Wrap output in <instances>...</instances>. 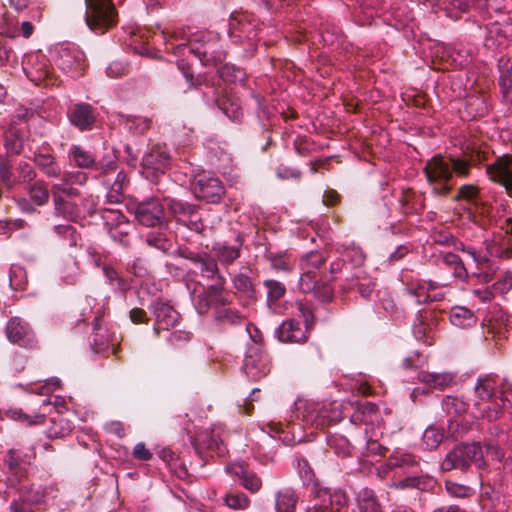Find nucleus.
Listing matches in <instances>:
<instances>
[{
    "instance_id": "obj_17",
    "label": "nucleus",
    "mask_w": 512,
    "mask_h": 512,
    "mask_svg": "<svg viewBox=\"0 0 512 512\" xmlns=\"http://www.w3.org/2000/svg\"><path fill=\"white\" fill-rule=\"evenodd\" d=\"M103 219L105 220L106 225L109 226V233L111 237L123 242L124 237L129 234L130 228L132 227L126 217L117 210H107L103 215Z\"/></svg>"
},
{
    "instance_id": "obj_57",
    "label": "nucleus",
    "mask_w": 512,
    "mask_h": 512,
    "mask_svg": "<svg viewBox=\"0 0 512 512\" xmlns=\"http://www.w3.org/2000/svg\"><path fill=\"white\" fill-rule=\"evenodd\" d=\"M413 333L418 341H423L429 345L432 344V338L427 334V326L422 321L414 325Z\"/></svg>"
},
{
    "instance_id": "obj_18",
    "label": "nucleus",
    "mask_w": 512,
    "mask_h": 512,
    "mask_svg": "<svg viewBox=\"0 0 512 512\" xmlns=\"http://www.w3.org/2000/svg\"><path fill=\"white\" fill-rule=\"evenodd\" d=\"M24 71L27 77L38 84L49 75V68L43 55L36 53L27 56L24 62Z\"/></svg>"
},
{
    "instance_id": "obj_13",
    "label": "nucleus",
    "mask_w": 512,
    "mask_h": 512,
    "mask_svg": "<svg viewBox=\"0 0 512 512\" xmlns=\"http://www.w3.org/2000/svg\"><path fill=\"white\" fill-rule=\"evenodd\" d=\"M486 173L512 196V155L497 158L494 163L486 166Z\"/></svg>"
},
{
    "instance_id": "obj_34",
    "label": "nucleus",
    "mask_w": 512,
    "mask_h": 512,
    "mask_svg": "<svg viewBox=\"0 0 512 512\" xmlns=\"http://www.w3.org/2000/svg\"><path fill=\"white\" fill-rule=\"evenodd\" d=\"M5 147L8 153L18 154L23 148V139L18 130L10 129L5 134Z\"/></svg>"
},
{
    "instance_id": "obj_32",
    "label": "nucleus",
    "mask_w": 512,
    "mask_h": 512,
    "mask_svg": "<svg viewBox=\"0 0 512 512\" xmlns=\"http://www.w3.org/2000/svg\"><path fill=\"white\" fill-rule=\"evenodd\" d=\"M5 416L9 419L20 421L28 425L39 424L43 422L44 414L36 413L34 415H28L19 408H10L5 412Z\"/></svg>"
},
{
    "instance_id": "obj_64",
    "label": "nucleus",
    "mask_w": 512,
    "mask_h": 512,
    "mask_svg": "<svg viewBox=\"0 0 512 512\" xmlns=\"http://www.w3.org/2000/svg\"><path fill=\"white\" fill-rule=\"evenodd\" d=\"M190 339V334L183 331H175L169 334L168 341L172 345H176L181 341H188Z\"/></svg>"
},
{
    "instance_id": "obj_19",
    "label": "nucleus",
    "mask_w": 512,
    "mask_h": 512,
    "mask_svg": "<svg viewBox=\"0 0 512 512\" xmlns=\"http://www.w3.org/2000/svg\"><path fill=\"white\" fill-rule=\"evenodd\" d=\"M226 471L239 477L243 487L252 493L258 492L262 487L261 479L255 473L249 472L243 463L229 464Z\"/></svg>"
},
{
    "instance_id": "obj_44",
    "label": "nucleus",
    "mask_w": 512,
    "mask_h": 512,
    "mask_svg": "<svg viewBox=\"0 0 512 512\" xmlns=\"http://www.w3.org/2000/svg\"><path fill=\"white\" fill-rule=\"evenodd\" d=\"M264 286L267 288V298L271 302H276L285 293V286L275 280H266Z\"/></svg>"
},
{
    "instance_id": "obj_38",
    "label": "nucleus",
    "mask_w": 512,
    "mask_h": 512,
    "mask_svg": "<svg viewBox=\"0 0 512 512\" xmlns=\"http://www.w3.org/2000/svg\"><path fill=\"white\" fill-rule=\"evenodd\" d=\"M443 433L435 426H429L423 433V443L428 449H435L443 440Z\"/></svg>"
},
{
    "instance_id": "obj_54",
    "label": "nucleus",
    "mask_w": 512,
    "mask_h": 512,
    "mask_svg": "<svg viewBox=\"0 0 512 512\" xmlns=\"http://www.w3.org/2000/svg\"><path fill=\"white\" fill-rule=\"evenodd\" d=\"M128 70L126 64L120 61H115L109 64L107 67V75L112 78L120 77L124 75Z\"/></svg>"
},
{
    "instance_id": "obj_5",
    "label": "nucleus",
    "mask_w": 512,
    "mask_h": 512,
    "mask_svg": "<svg viewBox=\"0 0 512 512\" xmlns=\"http://www.w3.org/2000/svg\"><path fill=\"white\" fill-rule=\"evenodd\" d=\"M85 20L88 27L98 34L116 24L117 14L110 0H85Z\"/></svg>"
},
{
    "instance_id": "obj_22",
    "label": "nucleus",
    "mask_w": 512,
    "mask_h": 512,
    "mask_svg": "<svg viewBox=\"0 0 512 512\" xmlns=\"http://www.w3.org/2000/svg\"><path fill=\"white\" fill-rule=\"evenodd\" d=\"M69 119L71 124L80 130L91 129L95 121L92 109L88 104L75 105L69 113Z\"/></svg>"
},
{
    "instance_id": "obj_46",
    "label": "nucleus",
    "mask_w": 512,
    "mask_h": 512,
    "mask_svg": "<svg viewBox=\"0 0 512 512\" xmlns=\"http://www.w3.org/2000/svg\"><path fill=\"white\" fill-rule=\"evenodd\" d=\"M54 231L69 240L70 246H76L80 240V236L77 234L76 229L71 225H56Z\"/></svg>"
},
{
    "instance_id": "obj_59",
    "label": "nucleus",
    "mask_w": 512,
    "mask_h": 512,
    "mask_svg": "<svg viewBox=\"0 0 512 512\" xmlns=\"http://www.w3.org/2000/svg\"><path fill=\"white\" fill-rule=\"evenodd\" d=\"M477 193H478V189L476 186L474 185H463L460 189H459V193H458V198L460 199H464V200H472L474 199L476 196H477Z\"/></svg>"
},
{
    "instance_id": "obj_9",
    "label": "nucleus",
    "mask_w": 512,
    "mask_h": 512,
    "mask_svg": "<svg viewBox=\"0 0 512 512\" xmlns=\"http://www.w3.org/2000/svg\"><path fill=\"white\" fill-rule=\"evenodd\" d=\"M170 166V157L160 147L152 148L146 153L141 163L142 175L151 182H155Z\"/></svg>"
},
{
    "instance_id": "obj_16",
    "label": "nucleus",
    "mask_w": 512,
    "mask_h": 512,
    "mask_svg": "<svg viewBox=\"0 0 512 512\" xmlns=\"http://www.w3.org/2000/svg\"><path fill=\"white\" fill-rule=\"evenodd\" d=\"M163 217L164 208L162 204L155 199L139 204L136 210L137 220L145 226L160 224Z\"/></svg>"
},
{
    "instance_id": "obj_48",
    "label": "nucleus",
    "mask_w": 512,
    "mask_h": 512,
    "mask_svg": "<svg viewBox=\"0 0 512 512\" xmlns=\"http://www.w3.org/2000/svg\"><path fill=\"white\" fill-rule=\"evenodd\" d=\"M318 279L319 277L317 275L301 272L299 279V288L304 293L314 292L318 287Z\"/></svg>"
},
{
    "instance_id": "obj_60",
    "label": "nucleus",
    "mask_w": 512,
    "mask_h": 512,
    "mask_svg": "<svg viewBox=\"0 0 512 512\" xmlns=\"http://www.w3.org/2000/svg\"><path fill=\"white\" fill-rule=\"evenodd\" d=\"M464 406L465 404L456 398L447 397L444 401V407L448 412H451V410L454 409L456 414L461 413L465 410Z\"/></svg>"
},
{
    "instance_id": "obj_20",
    "label": "nucleus",
    "mask_w": 512,
    "mask_h": 512,
    "mask_svg": "<svg viewBox=\"0 0 512 512\" xmlns=\"http://www.w3.org/2000/svg\"><path fill=\"white\" fill-rule=\"evenodd\" d=\"M156 326L155 330H169L175 327L179 320V314L169 304L158 302L155 305Z\"/></svg>"
},
{
    "instance_id": "obj_50",
    "label": "nucleus",
    "mask_w": 512,
    "mask_h": 512,
    "mask_svg": "<svg viewBox=\"0 0 512 512\" xmlns=\"http://www.w3.org/2000/svg\"><path fill=\"white\" fill-rule=\"evenodd\" d=\"M51 192L53 195V199H56V194L57 196H62L63 194L67 197H72L77 194V190L70 187L68 185L67 180H63V182L59 184H54L51 188Z\"/></svg>"
},
{
    "instance_id": "obj_12",
    "label": "nucleus",
    "mask_w": 512,
    "mask_h": 512,
    "mask_svg": "<svg viewBox=\"0 0 512 512\" xmlns=\"http://www.w3.org/2000/svg\"><path fill=\"white\" fill-rule=\"evenodd\" d=\"M347 504L346 495L341 490H319L315 502L306 512H340Z\"/></svg>"
},
{
    "instance_id": "obj_15",
    "label": "nucleus",
    "mask_w": 512,
    "mask_h": 512,
    "mask_svg": "<svg viewBox=\"0 0 512 512\" xmlns=\"http://www.w3.org/2000/svg\"><path fill=\"white\" fill-rule=\"evenodd\" d=\"M343 417L340 405L334 402L329 405H323L317 411L309 412L307 414V421H310L316 427H325L326 425L340 422Z\"/></svg>"
},
{
    "instance_id": "obj_37",
    "label": "nucleus",
    "mask_w": 512,
    "mask_h": 512,
    "mask_svg": "<svg viewBox=\"0 0 512 512\" xmlns=\"http://www.w3.org/2000/svg\"><path fill=\"white\" fill-rule=\"evenodd\" d=\"M24 500L23 503L19 502H12L11 504V511L12 512H31V510L26 506V504H38L42 500L41 494L36 491H28L26 494H24Z\"/></svg>"
},
{
    "instance_id": "obj_25",
    "label": "nucleus",
    "mask_w": 512,
    "mask_h": 512,
    "mask_svg": "<svg viewBox=\"0 0 512 512\" xmlns=\"http://www.w3.org/2000/svg\"><path fill=\"white\" fill-rule=\"evenodd\" d=\"M360 512H383L374 491L364 488L357 497Z\"/></svg>"
},
{
    "instance_id": "obj_45",
    "label": "nucleus",
    "mask_w": 512,
    "mask_h": 512,
    "mask_svg": "<svg viewBox=\"0 0 512 512\" xmlns=\"http://www.w3.org/2000/svg\"><path fill=\"white\" fill-rule=\"evenodd\" d=\"M444 262L447 265L454 267L453 275L457 278H464L467 275V270L462 262V260L453 253H448L443 258Z\"/></svg>"
},
{
    "instance_id": "obj_39",
    "label": "nucleus",
    "mask_w": 512,
    "mask_h": 512,
    "mask_svg": "<svg viewBox=\"0 0 512 512\" xmlns=\"http://www.w3.org/2000/svg\"><path fill=\"white\" fill-rule=\"evenodd\" d=\"M72 430V424L70 421L63 417L52 419V426L49 428L50 437H64L68 435Z\"/></svg>"
},
{
    "instance_id": "obj_33",
    "label": "nucleus",
    "mask_w": 512,
    "mask_h": 512,
    "mask_svg": "<svg viewBox=\"0 0 512 512\" xmlns=\"http://www.w3.org/2000/svg\"><path fill=\"white\" fill-rule=\"evenodd\" d=\"M217 259L222 263L229 265L234 262L240 255L239 249L232 246L217 244L213 247Z\"/></svg>"
},
{
    "instance_id": "obj_47",
    "label": "nucleus",
    "mask_w": 512,
    "mask_h": 512,
    "mask_svg": "<svg viewBox=\"0 0 512 512\" xmlns=\"http://www.w3.org/2000/svg\"><path fill=\"white\" fill-rule=\"evenodd\" d=\"M78 264L75 260H69L62 270V280L66 284H75L78 279Z\"/></svg>"
},
{
    "instance_id": "obj_28",
    "label": "nucleus",
    "mask_w": 512,
    "mask_h": 512,
    "mask_svg": "<svg viewBox=\"0 0 512 512\" xmlns=\"http://www.w3.org/2000/svg\"><path fill=\"white\" fill-rule=\"evenodd\" d=\"M324 263V257L317 251L308 253L301 259V272L319 275V269Z\"/></svg>"
},
{
    "instance_id": "obj_63",
    "label": "nucleus",
    "mask_w": 512,
    "mask_h": 512,
    "mask_svg": "<svg viewBox=\"0 0 512 512\" xmlns=\"http://www.w3.org/2000/svg\"><path fill=\"white\" fill-rule=\"evenodd\" d=\"M133 455L140 460H149L152 457L151 452L145 447L143 443H138L134 447Z\"/></svg>"
},
{
    "instance_id": "obj_30",
    "label": "nucleus",
    "mask_w": 512,
    "mask_h": 512,
    "mask_svg": "<svg viewBox=\"0 0 512 512\" xmlns=\"http://www.w3.org/2000/svg\"><path fill=\"white\" fill-rule=\"evenodd\" d=\"M296 495L293 490H284L276 496V512H295Z\"/></svg>"
},
{
    "instance_id": "obj_26",
    "label": "nucleus",
    "mask_w": 512,
    "mask_h": 512,
    "mask_svg": "<svg viewBox=\"0 0 512 512\" xmlns=\"http://www.w3.org/2000/svg\"><path fill=\"white\" fill-rule=\"evenodd\" d=\"M70 159L80 168L91 169L96 166L94 156L81 146L73 145L69 150Z\"/></svg>"
},
{
    "instance_id": "obj_52",
    "label": "nucleus",
    "mask_w": 512,
    "mask_h": 512,
    "mask_svg": "<svg viewBox=\"0 0 512 512\" xmlns=\"http://www.w3.org/2000/svg\"><path fill=\"white\" fill-rule=\"evenodd\" d=\"M512 287V274L504 273L501 278L497 280V282L493 285L495 291L499 293H506Z\"/></svg>"
},
{
    "instance_id": "obj_41",
    "label": "nucleus",
    "mask_w": 512,
    "mask_h": 512,
    "mask_svg": "<svg viewBox=\"0 0 512 512\" xmlns=\"http://www.w3.org/2000/svg\"><path fill=\"white\" fill-rule=\"evenodd\" d=\"M30 199L37 205H44L49 199V190L42 182L34 183L29 189Z\"/></svg>"
},
{
    "instance_id": "obj_51",
    "label": "nucleus",
    "mask_w": 512,
    "mask_h": 512,
    "mask_svg": "<svg viewBox=\"0 0 512 512\" xmlns=\"http://www.w3.org/2000/svg\"><path fill=\"white\" fill-rule=\"evenodd\" d=\"M464 253L471 258V260L476 264L477 268L487 267L489 259L486 254L479 253L473 248L465 249Z\"/></svg>"
},
{
    "instance_id": "obj_14",
    "label": "nucleus",
    "mask_w": 512,
    "mask_h": 512,
    "mask_svg": "<svg viewBox=\"0 0 512 512\" xmlns=\"http://www.w3.org/2000/svg\"><path fill=\"white\" fill-rule=\"evenodd\" d=\"M6 335L9 341L20 346H30L34 335L26 322L18 317L11 318L6 326Z\"/></svg>"
},
{
    "instance_id": "obj_8",
    "label": "nucleus",
    "mask_w": 512,
    "mask_h": 512,
    "mask_svg": "<svg viewBox=\"0 0 512 512\" xmlns=\"http://www.w3.org/2000/svg\"><path fill=\"white\" fill-rule=\"evenodd\" d=\"M243 370L247 377L253 381L266 377L271 371L269 356L263 351L256 340L247 349Z\"/></svg>"
},
{
    "instance_id": "obj_21",
    "label": "nucleus",
    "mask_w": 512,
    "mask_h": 512,
    "mask_svg": "<svg viewBox=\"0 0 512 512\" xmlns=\"http://www.w3.org/2000/svg\"><path fill=\"white\" fill-rule=\"evenodd\" d=\"M278 339L288 343H303L306 341V331L294 320L284 321L277 330Z\"/></svg>"
},
{
    "instance_id": "obj_53",
    "label": "nucleus",
    "mask_w": 512,
    "mask_h": 512,
    "mask_svg": "<svg viewBox=\"0 0 512 512\" xmlns=\"http://www.w3.org/2000/svg\"><path fill=\"white\" fill-rule=\"evenodd\" d=\"M447 491L456 497H467L471 493V488L465 485L447 482L446 483Z\"/></svg>"
},
{
    "instance_id": "obj_2",
    "label": "nucleus",
    "mask_w": 512,
    "mask_h": 512,
    "mask_svg": "<svg viewBox=\"0 0 512 512\" xmlns=\"http://www.w3.org/2000/svg\"><path fill=\"white\" fill-rule=\"evenodd\" d=\"M497 379L493 375H485L477 380L475 393L477 400L474 403L475 416L482 417L488 421H494L499 417L501 409L512 411V385L503 381L499 393L495 394Z\"/></svg>"
},
{
    "instance_id": "obj_40",
    "label": "nucleus",
    "mask_w": 512,
    "mask_h": 512,
    "mask_svg": "<svg viewBox=\"0 0 512 512\" xmlns=\"http://www.w3.org/2000/svg\"><path fill=\"white\" fill-rule=\"evenodd\" d=\"M224 502L234 510H245L250 505V500L244 493H229L225 496Z\"/></svg>"
},
{
    "instance_id": "obj_56",
    "label": "nucleus",
    "mask_w": 512,
    "mask_h": 512,
    "mask_svg": "<svg viewBox=\"0 0 512 512\" xmlns=\"http://www.w3.org/2000/svg\"><path fill=\"white\" fill-rule=\"evenodd\" d=\"M297 468L299 470L300 476L304 479V481H311L314 477V473L309 466V463L304 458L297 459Z\"/></svg>"
},
{
    "instance_id": "obj_10",
    "label": "nucleus",
    "mask_w": 512,
    "mask_h": 512,
    "mask_svg": "<svg viewBox=\"0 0 512 512\" xmlns=\"http://www.w3.org/2000/svg\"><path fill=\"white\" fill-rule=\"evenodd\" d=\"M192 191L198 199L217 202L224 193L220 180L205 173L197 175L191 183Z\"/></svg>"
},
{
    "instance_id": "obj_7",
    "label": "nucleus",
    "mask_w": 512,
    "mask_h": 512,
    "mask_svg": "<svg viewBox=\"0 0 512 512\" xmlns=\"http://www.w3.org/2000/svg\"><path fill=\"white\" fill-rule=\"evenodd\" d=\"M53 59L55 64L72 77L82 75L86 60L84 53L74 45H60L55 48Z\"/></svg>"
},
{
    "instance_id": "obj_27",
    "label": "nucleus",
    "mask_w": 512,
    "mask_h": 512,
    "mask_svg": "<svg viewBox=\"0 0 512 512\" xmlns=\"http://www.w3.org/2000/svg\"><path fill=\"white\" fill-rule=\"evenodd\" d=\"M54 207L57 214L68 220L76 221L80 215L77 205L72 201L63 198V196L56 195V199H54Z\"/></svg>"
},
{
    "instance_id": "obj_24",
    "label": "nucleus",
    "mask_w": 512,
    "mask_h": 512,
    "mask_svg": "<svg viewBox=\"0 0 512 512\" xmlns=\"http://www.w3.org/2000/svg\"><path fill=\"white\" fill-rule=\"evenodd\" d=\"M450 321L454 326L467 328L476 324V317L469 309L457 306L451 310Z\"/></svg>"
},
{
    "instance_id": "obj_4",
    "label": "nucleus",
    "mask_w": 512,
    "mask_h": 512,
    "mask_svg": "<svg viewBox=\"0 0 512 512\" xmlns=\"http://www.w3.org/2000/svg\"><path fill=\"white\" fill-rule=\"evenodd\" d=\"M495 454L499 455V451L491 446H482L480 443L462 444L450 451L441 464L444 471L452 469H466L471 463L477 468L484 467V456Z\"/></svg>"
},
{
    "instance_id": "obj_3",
    "label": "nucleus",
    "mask_w": 512,
    "mask_h": 512,
    "mask_svg": "<svg viewBox=\"0 0 512 512\" xmlns=\"http://www.w3.org/2000/svg\"><path fill=\"white\" fill-rule=\"evenodd\" d=\"M468 170L466 161L443 156L433 157L427 162L424 169L428 183L437 194L446 193L451 189L449 180L453 172L459 176H465L468 174Z\"/></svg>"
},
{
    "instance_id": "obj_62",
    "label": "nucleus",
    "mask_w": 512,
    "mask_h": 512,
    "mask_svg": "<svg viewBox=\"0 0 512 512\" xmlns=\"http://www.w3.org/2000/svg\"><path fill=\"white\" fill-rule=\"evenodd\" d=\"M362 413L364 415L365 422H373V415L377 413V407L371 402H366L362 405Z\"/></svg>"
},
{
    "instance_id": "obj_6",
    "label": "nucleus",
    "mask_w": 512,
    "mask_h": 512,
    "mask_svg": "<svg viewBox=\"0 0 512 512\" xmlns=\"http://www.w3.org/2000/svg\"><path fill=\"white\" fill-rule=\"evenodd\" d=\"M192 299L199 313H205L211 307H221L230 303L231 294L225 290V278L217 276L216 281L208 285L202 292L192 293Z\"/></svg>"
},
{
    "instance_id": "obj_35",
    "label": "nucleus",
    "mask_w": 512,
    "mask_h": 512,
    "mask_svg": "<svg viewBox=\"0 0 512 512\" xmlns=\"http://www.w3.org/2000/svg\"><path fill=\"white\" fill-rule=\"evenodd\" d=\"M416 463L414 457L401 450H396L389 457L386 466L388 468L411 466Z\"/></svg>"
},
{
    "instance_id": "obj_11",
    "label": "nucleus",
    "mask_w": 512,
    "mask_h": 512,
    "mask_svg": "<svg viewBox=\"0 0 512 512\" xmlns=\"http://www.w3.org/2000/svg\"><path fill=\"white\" fill-rule=\"evenodd\" d=\"M439 289L440 286L437 283L422 279H411L406 283L407 293L415 298L418 304L441 301L444 294Z\"/></svg>"
},
{
    "instance_id": "obj_55",
    "label": "nucleus",
    "mask_w": 512,
    "mask_h": 512,
    "mask_svg": "<svg viewBox=\"0 0 512 512\" xmlns=\"http://www.w3.org/2000/svg\"><path fill=\"white\" fill-rule=\"evenodd\" d=\"M205 444L208 449L215 451L219 456H224L227 453L226 446L222 440L214 435Z\"/></svg>"
},
{
    "instance_id": "obj_31",
    "label": "nucleus",
    "mask_w": 512,
    "mask_h": 512,
    "mask_svg": "<svg viewBox=\"0 0 512 512\" xmlns=\"http://www.w3.org/2000/svg\"><path fill=\"white\" fill-rule=\"evenodd\" d=\"M123 125L131 132L136 134L145 133L151 125V121L145 117L139 116H122Z\"/></svg>"
},
{
    "instance_id": "obj_61",
    "label": "nucleus",
    "mask_w": 512,
    "mask_h": 512,
    "mask_svg": "<svg viewBox=\"0 0 512 512\" xmlns=\"http://www.w3.org/2000/svg\"><path fill=\"white\" fill-rule=\"evenodd\" d=\"M11 175L12 174L10 171V166L8 164H6L5 162H1L0 163V177H1L2 182L8 187H11L14 183Z\"/></svg>"
},
{
    "instance_id": "obj_29",
    "label": "nucleus",
    "mask_w": 512,
    "mask_h": 512,
    "mask_svg": "<svg viewBox=\"0 0 512 512\" xmlns=\"http://www.w3.org/2000/svg\"><path fill=\"white\" fill-rule=\"evenodd\" d=\"M195 263L203 277L216 281L217 276H221L219 274L217 263L212 257L207 255L199 256Z\"/></svg>"
},
{
    "instance_id": "obj_42",
    "label": "nucleus",
    "mask_w": 512,
    "mask_h": 512,
    "mask_svg": "<svg viewBox=\"0 0 512 512\" xmlns=\"http://www.w3.org/2000/svg\"><path fill=\"white\" fill-rule=\"evenodd\" d=\"M35 163L44 169V173L47 176H57L60 174V168L54 163V158L50 155H37Z\"/></svg>"
},
{
    "instance_id": "obj_23",
    "label": "nucleus",
    "mask_w": 512,
    "mask_h": 512,
    "mask_svg": "<svg viewBox=\"0 0 512 512\" xmlns=\"http://www.w3.org/2000/svg\"><path fill=\"white\" fill-rule=\"evenodd\" d=\"M418 379L430 388L443 390L453 383L454 376L448 372L435 373L422 371L418 374Z\"/></svg>"
},
{
    "instance_id": "obj_43",
    "label": "nucleus",
    "mask_w": 512,
    "mask_h": 512,
    "mask_svg": "<svg viewBox=\"0 0 512 512\" xmlns=\"http://www.w3.org/2000/svg\"><path fill=\"white\" fill-rule=\"evenodd\" d=\"M233 285L238 293L246 296H253V285L250 278L245 274H238L233 278Z\"/></svg>"
},
{
    "instance_id": "obj_49",
    "label": "nucleus",
    "mask_w": 512,
    "mask_h": 512,
    "mask_svg": "<svg viewBox=\"0 0 512 512\" xmlns=\"http://www.w3.org/2000/svg\"><path fill=\"white\" fill-rule=\"evenodd\" d=\"M271 265L277 271H290L293 260L285 255H276L271 258Z\"/></svg>"
},
{
    "instance_id": "obj_1",
    "label": "nucleus",
    "mask_w": 512,
    "mask_h": 512,
    "mask_svg": "<svg viewBox=\"0 0 512 512\" xmlns=\"http://www.w3.org/2000/svg\"><path fill=\"white\" fill-rule=\"evenodd\" d=\"M167 50L176 55L185 52L194 54L204 65H218L226 57L223 44L217 33L212 31H198L189 34L184 29L174 31L166 37Z\"/></svg>"
},
{
    "instance_id": "obj_58",
    "label": "nucleus",
    "mask_w": 512,
    "mask_h": 512,
    "mask_svg": "<svg viewBox=\"0 0 512 512\" xmlns=\"http://www.w3.org/2000/svg\"><path fill=\"white\" fill-rule=\"evenodd\" d=\"M61 381L58 378H50L45 381L40 388H36L39 394L46 395L60 387Z\"/></svg>"
},
{
    "instance_id": "obj_36",
    "label": "nucleus",
    "mask_w": 512,
    "mask_h": 512,
    "mask_svg": "<svg viewBox=\"0 0 512 512\" xmlns=\"http://www.w3.org/2000/svg\"><path fill=\"white\" fill-rule=\"evenodd\" d=\"M94 333L92 348L95 352H104L109 348V334L106 330L102 331L99 326L98 320H96L94 325Z\"/></svg>"
}]
</instances>
